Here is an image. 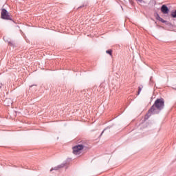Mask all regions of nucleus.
<instances>
[{"mask_svg":"<svg viewBox=\"0 0 176 176\" xmlns=\"http://www.w3.org/2000/svg\"><path fill=\"white\" fill-rule=\"evenodd\" d=\"M86 148V144L82 143L73 147L74 155H80V151Z\"/></svg>","mask_w":176,"mask_h":176,"instance_id":"2","label":"nucleus"},{"mask_svg":"<svg viewBox=\"0 0 176 176\" xmlns=\"http://www.w3.org/2000/svg\"><path fill=\"white\" fill-rule=\"evenodd\" d=\"M150 80H152V77L150 78Z\"/></svg>","mask_w":176,"mask_h":176,"instance_id":"12","label":"nucleus"},{"mask_svg":"<svg viewBox=\"0 0 176 176\" xmlns=\"http://www.w3.org/2000/svg\"><path fill=\"white\" fill-rule=\"evenodd\" d=\"M142 89H144V86L140 85L139 87H138V95H140V94L141 93Z\"/></svg>","mask_w":176,"mask_h":176,"instance_id":"6","label":"nucleus"},{"mask_svg":"<svg viewBox=\"0 0 176 176\" xmlns=\"http://www.w3.org/2000/svg\"><path fill=\"white\" fill-rule=\"evenodd\" d=\"M157 19L159 20V21H161V23H166V21H164L160 16L157 15Z\"/></svg>","mask_w":176,"mask_h":176,"instance_id":"7","label":"nucleus"},{"mask_svg":"<svg viewBox=\"0 0 176 176\" xmlns=\"http://www.w3.org/2000/svg\"><path fill=\"white\" fill-rule=\"evenodd\" d=\"M2 86H3V85L2 83H0V89L2 88Z\"/></svg>","mask_w":176,"mask_h":176,"instance_id":"10","label":"nucleus"},{"mask_svg":"<svg viewBox=\"0 0 176 176\" xmlns=\"http://www.w3.org/2000/svg\"><path fill=\"white\" fill-rule=\"evenodd\" d=\"M171 16H172V17H173V19L176 18V10L175 11L172 12Z\"/></svg>","mask_w":176,"mask_h":176,"instance_id":"8","label":"nucleus"},{"mask_svg":"<svg viewBox=\"0 0 176 176\" xmlns=\"http://www.w3.org/2000/svg\"><path fill=\"white\" fill-rule=\"evenodd\" d=\"M61 167H64V165H59V166H56V167H55V168H52L51 169H50V171H53L54 170H58V168H61Z\"/></svg>","mask_w":176,"mask_h":176,"instance_id":"5","label":"nucleus"},{"mask_svg":"<svg viewBox=\"0 0 176 176\" xmlns=\"http://www.w3.org/2000/svg\"><path fill=\"white\" fill-rule=\"evenodd\" d=\"M161 11L164 14H167L169 12L168 8L166 5H163L161 8Z\"/></svg>","mask_w":176,"mask_h":176,"instance_id":"4","label":"nucleus"},{"mask_svg":"<svg viewBox=\"0 0 176 176\" xmlns=\"http://www.w3.org/2000/svg\"><path fill=\"white\" fill-rule=\"evenodd\" d=\"M163 108H164V98L157 99L154 104L148 110V113L146 114V116L149 118V116H151L152 113L153 114L159 113V111H162Z\"/></svg>","mask_w":176,"mask_h":176,"instance_id":"1","label":"nucleus"},{"mask_svg":"<svg viewBox=\"0 0 176 176\" xmlns=\"http://www.w3.org/2000/svg\"><path fill=\"white\" fill-rule=\"evenodd\" d=\"M106 53H107V54H109L110 56H112V50H107Z\"/></svg>","mask_w":176,"mask_h":176,"instance_id":"9","label":"nucleus"},{"mask_svg":"<svg viewBox=\"0 0 176 176\" xmlns=\"http://www.w3.org/2000/svg\"><path fill=\"white\" fill-rule=\"evenodd\" d=\"M104 131H105V130L102 131V132L101 133V135H102V134H104Z\"/></svg>","mask_w":176,"mask_h":176,"instance_id":"11","label":"nucleus"},{"mask_svg":"<svg viewBox=\"0 0 176 176\" xmlns=\"http://www.w3.org/2000/svg\"><path fill=\"white\" fill-rule=\"evenodd\" d=\"M1 19L3 20H10V16L9 15V12L6 9L3 8L1 10Z\"/></svg>","mask_w":176,"mask_h":176,"instance_id":"3","label":"nucleus"}]
</instances>
